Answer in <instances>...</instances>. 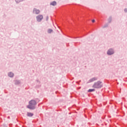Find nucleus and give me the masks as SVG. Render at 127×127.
<instances>
[{"instance_id": "nucleus-1", "label": "nucleus", "mask_w": 127, "mask_h": 127, "mask_svg": "<svg viewBox=\"0 0 127 127\" xmlns=\"http://www.w3.org/2000/svg\"><path fill=\"white\" fill-rule=\"evenodd\" d=\"M36 105V101L35 100H32L29 102V105L27 106L28 109L30 110H34L35 109V106Z\"/></svg>"}, {"instance_id": "nucleus-2", "label": "nucleus", "mask_w": 127, "mask_h": 127, "mask_svg": "<svg viewBox=\"0 0 127 127\" xmlns=\"http://www.w3.org/2000/svg\"><path fill=\"white\" fill-rule=\"evenodd\" d=\"M92 87L93 88H95V89H99V88H102L103 87V85H102V82L97 81L94 84Z\"/></svg>"}, {"instance_id": "nucleus-3", "label": "nucleus", "mask_w": 127, "mask_h": 127, "mask_svg": "<svg viewBox=\"0 0 127 127\" xmlns=\"http://www.w3.org/2000/svg\"><path fill=\"white\" fill-rule=\"evenodd\" d=\"M36 19L37 21L40 22L43 19V15H39L36 17Z\"/></svg>"}, {"instance_id": "nucleus-4", "label": "nucleus", "mask_w": 127, "mask_h": 127, "mask_svg": "<svg viewBox=\"0 0 127 127\" xmlns=\"http://www.w3.org/2000/svg\"><path fill=\"white\" fill-rule=\"evenodd\" d=\"M33 12H34V13H35L36 14H39L40 13V10L39 9H37L36 8H34Z\"/></svg>"}, {"instance_id": "nucleus-5", "label": "nucleus", "mask_w": 127, "mask_h": 127, "mask_svg": "<svg viewBox=\"0 0 127 127\" xmlns=\"http://www.w3.org/2000/svg\"><path fill=\"white\" fill-rule=\"evenodd\" d=\"M107 54L108 55H112V54H114V51L112 49H110L108 52H107Z\"/></svg>"}, {"instance_id": "nucleus-6", "label": "nucleus", "mask_w": 127, "mask_h": 127, "mask_svg": "<svg viewBox=\"0 0 127 127\" xmlns=\"http://www.w3.org/2000/svg\"><path fill=\"white\" fill-rule=\"evenodd\" d=\"M97 80V78L93 77L89 80V83H91V82H94V81H96Z\"/></svg>"}, {"instance_id": "nucleus-7", "label": "nucleus", "mask_w": 127, "mask_h": 127, "mask_svg": "<svg viewBox=\"0 0 127 127\" xmlns=\"http://www.w3.org/2000/svg\"><path fill=\"white\" fill-rule=\"evenodd\" d=\"M56 4H57V3L55 1H54L50 3V5H53V6H55V5H56Z\"/></svg>"}, {"instance_id": "nucleus-8", "label": "nucleus", "mask_w": 127, "mask_h": 127, "mask_svg": "<svg viewBox=\"0 0 127 127\" xmlns=\"http://www.w3.org/2000/svg\"><path fill=\"white\" fill-rule=\"evenodd\" d=\"M33 116V114L31 113L28 112L27 113V116L28 117H32Z\"/></svg>"}, {"instance_id": "nucleus-9", "label": "nucleus", "mask_w": 127, "mask_h": 127, "mask_svg": "<svg viewBox=\"0 0 127 127\" xmlns=\"http://www.w3.org/2000/svg\"><path fill=\"white\" fill-rule=\"evenodd\" d=\"M8 75L9 77H13V73L12 72H9Z\"/></svg>"}, {"instance_id": "nucleus-10", "label": "nucleus", "mask_w": 127, "mask_h": 127, "mask_svg": "<svg viewBox=\"0 0 127 127\" xmlns=\"http://www.w3.org/2000/svg\"><path fill=\"white\" fill-rule=\"evenodd\" d=\"M53 30L51 29H49L48 31V33H51V32H53Z\"/></svg>"}, {"instance_id": "nucleus-11", "label": "nucleus", "mask_w": 127, "mask_h": 127, "mask_svg": "<svg viewBox=\"0 0 127 127\" xmlns=\"http://www.w3.org/2000/svg\"><path fill=\"white\" fill-rule=\"evenodd\" d=\"M94 91H95V89H89V90H88V92H94Z\"/></svg>"}, {"instance_id": "nucleus-12", "label": "nucleus", "mask_w": 127, "mask_h": 127, "mask_svg": "<svg viewBox=\"0 0 127 127\" xmlns=\"http://www.w3.org/2000/svg\"><path fill=\"white\" fill-rule=\"evenodd\" d=\"M16 2H19L20 0H16Z\"/></svg>"}, {"instance_id": "nucleus-13", "label": "nucleus", "mask_w": 127, "mask_h": 127, "mask_svg": "<svg viewBox=\"0 0 127 127\" xmlns=\"http://www.w3.org/2000/svg\"><path fill=\"white\" fill-rule=\"evenodd\" d=\"M92 22H95V20H92Z\"/></svg>"}, {"instance_id": "nucleus-14", "label": "nucleus", "mask_w": 127, "mask_h": 127, "mask_svg": "<svg viewBox=\"0 0 127 127\" xmlns=\"http://www.w3.org/2000/svg\"><path fill=\"white\" fill-rule=\"evenodd\" d=\"M125 11H127V9H126L125 10Z\"/></svg>"}]
</instances>
